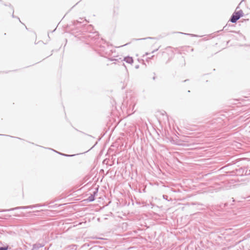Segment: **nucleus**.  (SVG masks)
<instances>
[{
    "label": "nucleus",
    "mask_w": 250,
    "mask_h": 250,
    "mask_svg": "<svg viewBox=\"0 0 250 250\" xmlns=\"http://www.w3.org/2000/svg\"><path fill=\"white\" fill-rule=\"evenodd\" d=\"M8 249V246H7L6 247L0 248V250H7Z\"/></svg>",
    "instance_id": "7ed1b4c3"
},
{
    "label": "nucleus",
    "mask_w": 250,
    "mask_h": 250,
    "mask_svg": "<svg viewBox=\"0 0 250 250\" xmlns=\"http://www.w3.org/2000/svg\"><path fill=\"white\" fill-rule=\"evenodd\" d=\"M243 16V11L241 9L238 10L237 8L235 12L233 13L230 19V21L233 23H235L238 20H239Z\"/></svg>",
    "instance_id": "f257e3e1"
},
{
    "label": "nucleus",
    "mask_w": 250,
    "mask_h": 250,
    "mask_svg": "<svg viewBox=\"0 0 250 250\" xmlns=\"http://www.w3.org/2000/svg\"><path fill=\"white\" fill-rule=\"evenodd\" d=\"M86 200H87V201H90V202H91V201H94V197L93 195H91V196H90V197H89V198H88V199H87Z\"/></svg>",
    "instance_id": "f03ea898"
}]
</instances>
